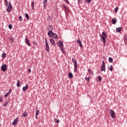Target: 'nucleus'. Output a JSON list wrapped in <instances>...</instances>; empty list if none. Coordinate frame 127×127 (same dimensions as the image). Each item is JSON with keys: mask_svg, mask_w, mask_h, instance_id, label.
Wrapping results in <instances>:
<instances>
[{"mask_svg": "<svg viewBox=\"0 0 127 127\" xmlns=\"http://www.w3.org/2000/svg\"><path fill=\"white\" fill-rule=\"evenodd\" d=\"M76 42L80 47L81 48L83 47V45L82 44V42L80 40V39L78 38L76 41Z\"/></svg>", "mask_w": 127, "mask_h": 127, "instance_id": "nucleus-11", "label": "nucleus"}, {"mask_svg": "<svg viewBox=\"0 0 127 127\" xmlns=\"http://www.w3.org/2000/svg\"><path fill=\"white\" fill-rule=\"evenodd\" d=\"M59 43L58 44V45L60 49L63 48L64 47V45L63 44V43L62 41H59Z\"/></svg>", "mask_w": 127, "mask_h": 127, "instance_id": "nucleus-7", "label": "nucleus"}, {"mask_svg": "<svg viewBox=\"0 0 127 127\" xmlns=\"http://www.w3.org/2000/svg\"><path fill=\"white\" fill-rule=\"evenodd\" d=\"M6 57V54L5 53H3L2 54V58H5Z\"/></svg>", "mask_w": 127, "mask_h": 127, "instance_id": "nucleus-28", "label": "nucleus"}, {"mask_svg": "<svg viewBox=\"0 0 127 127\" xmlns=\"http://www.w3.org/2000/svg\"><path fill=\"white\" fill-rule=\"evenodd\" d=\"M6 67H7L6 64H3L1 66V70H2L3 72H5V71L7 70V69L6 68Z\"/></svg>", "mask_w": 127, "mask_h": 127, "instance_id": "nucleus-8", "label": "nucleus"}, {"mask_svg": "<svg viewBox=\"0 0 127 127\" xmlns=\"http://www.w3.org/2000/svg\"><path fill=\"white\" fill-rule=\"evenodd\" d=\"M60 122V120H59V119L56 118L55 119V123H57V124H59Z\"/></svg>", "mask_w": 127, "mask_h": 127, "instance_id": "nucleus-24", "label": "nucleus"}, {"mask_svg": "<svg viewBox=\"0 0 127 127\" xmlns=\"http://www.w3.org/2000/svg\"><path fill=\"white\" fill-rule=\"evenodd\" d=\"M31 7H32V10L34 9V1H33L31 2Z\"/></svg>", "mask_w": 127, "mask_h": 127, "instance_id": "nucleus-18", "label": "nucleus"}, {"mask_svg": "<svg viewBox=\"0 0 127 127\" xmlns=\"http://www.w3.org/2000/svg\"><path fill=\"white\" fill-rule=\"evenodd\" d=\"M8 95H9V92H7L4 95L5 98H7V97H8Z\"/></svg>", "mask_w": 127, "mask_h": 127, "instance_id": "nucleus-39", "label": "nucleus"}, {"mask_svg": "<svg viewBox=\"0 0 127 127\" xmlns=\"http://www.w3.org/2000/svg\"><path fill=\"white\" fill-rule=\"evenodd\" d=\"M48 19H49V20H51V16H48Z\"/></svg>", "mask_w": 127, "mask_h": 127, "instance_id": "nucleus-48", "label": "nucleus"}, {"mask_svg": "<svg viewBox=\"0 0 127 127\" xmlns=\"http://www.w3.org/2000/svg\"><path fill=\"white\" fill-rule=\"evenodd\" d=\"M72 62H73V63H74V73H76L77 72V61H76V59L74 58H72Z\"/></svg>", "mask_w": 127, "mask_h": 127, "instance_id": "nucleus-3", "label": "nucleus"}, {"mask_svg": "<svg viewBox=\"0 0 127 127\" xmlns=\"http://www.w3.org/2000/svg\"><path fill=\"white\" fill-rule=\"evenodd\" d=\"M28 89V85L27 84L25 85V86H24L22 88V91L23 92H25L27 89Z\"/></svg>", "mask_w": 127, "mask_h": 127, "instance_id": "nucleus-14", "label": "nucleus"}, {"mask_svg": "<svg viewBox=\"0 0 127 127\" xmlns=\"http://www.w3.org/2000/svg\"><path fill=\"white\" fill-rule=\"evenodd\" d=\"M17 120H18V118H16L14 120V121L12 123V126H16V125H17V122H18Z\"/></svg>", "mask_w": 127, "mask_h": 127, "instance_id": "nucleus-10", "label": "nucleus"}, {"mask_svg": "<svg viewBox=\"0 0 127 127\" xmlns=\"http://www.w3.org/2000/svg\"><path fill=\"white\" fill-rule=\"evenodd\" d=\"M35 118L36 119H37V116L36 115Z\"/></svg>", "mask_w": 127, "mask_h": 127, "instance_id": "nucleus-51", "label": "nucleus"}, {"mask_svg": "<svg viewBox=\"0 0 127 127\" xmlns=\"http://www.w3.org/2000/svg\"><path fill=\"white\" fill-rule=\"evenodd\" d=\"M125 42H127V36H125L124 37Z\"/></svg>", "mask_w": 127, "mask_h": 127, "instance_id": "nucleus-34", "label": "nucleus"}, {"mask_svg": "<svg viewBox=\"0 0 127 127\" xmlns=\"http://www.w3.org/2000/svg\"><path fill=\"white\" fill-rule=\"evenodd\" d=\"M44 4V9H46L45 7H46V5H47V3H46L45 2L43 1Z\"/></svg>", "mask_w": 127, "mask_h": 127, "instance_id": "nucleus-33", "label": "nucleus"}, {"mask_svg": "<svg viewBox=\"0 0 127 127\" xmlns=\"http://www.w3.org/2000/svg\"><path fill=\"white\" fill-rule=\"evenodd\" d=\"M44 2L47 3V0H44Z\"/></svg>", "mask_w": 127, "mask_h": 127, "instance_id": "nucleus-50", "label": "nucleus"}, {"mask_svg": "<svg viewBox=\"0 0 127 127\" xmlns=\"http://www.w3.org/2000/svg\"><path fill=\"white\" fill-rule=\"evenodd\" d=\"M52 37H53V38H54L55 39H57L58 38V36L56 33H54V34H53L52 35Z\"/></svg>", "mask_w": 127, "mask_h": 127, "instance_id": "nucleus-15", "label": "nucleus"}, {"mask_svg": "<svg viewBox=\"0 0 127 127\" xmlns=\"http://www.w3.org/2000/svg\"><path fill=\"white\" fill-rule=\"evenodd\" d=\"M8 28L9 29H12V25L11 24H9L8 25Z\"/></svg>", "mask_w": 127, "mask_h": 127, "instance_id": "nucleus-40", "label": "nucleus"}, {"mask_svg": "<svg viewBox=\"0 0 127 127\" xmlns=\"http://www.w3.org/2000/svg\"><path fill=\"white\" fill-rule=\"evenodd\" d=\"M92 1V0H85V2H88V3H90Z\"/></svg>", "mask_w": 127, "mask_h": 127, "instance_id": "nucleus-43", "label": "nucleus"}, {"mask_svg": "<svg viewBox=\"0 0 127 127\" xmlns=\"http://www.w3.org/2000/svg\"><path fill=\"white\" fill-rule=\"evenodd\" d=\"M85 80L88 81V82L90 81V77H85Z\"/></svg>", "mask_w": 127, "mask_h": 127, "instance_id": "nucleus-42", "label": "nucleus"}, {"mask_svg": "<svg viewBox=\"0 0 127 127\" xmlns=\"http://www.w3.org/2000/svg\"><path fill=\"white\" fill-rule=\"evenodd\" d=\"M88 72H89L90 75H92V76L94 75V72H93V71L90 69H88Z\"/></svg>", "mask_w": 127, "mask_h": 127, "instance_id": "nucleus-17", "label": "nucleus"}, {"mask_svg": "<svg viewBox=\"0 0 127 127\" xmlns=\"http://www.w3.org/2000/svg\"><path fill=\"white\" fill-rule=\"evenodd\" d=\"M101 71L106 72V64L104 61H102V64L101 66Z\"/></svg>", "mask_w": 127, "mask_h": 127, "instance_id": "nucleus-4", "label": "nucleus"}, {"mask_svg": "<svg viewBox=\"0 0 127 127\" xmlns=\"http://www.w3.org/2000/svg\"><path fill=\"white\" fill-rule=\"evenodd\" d=\"M118 10H119V7H115L114 9V11H115V12H116V13H117V12H118Z\"/></svg>", "mask_w": 127, "mask_h": 127, "instance_id": "nucleus-30", "label": "nucleus"}, {"mask_svg": "<svg viewBox=\"0 0 127 127\" xmlns=\"http://www.w3.org/2000/svg\"><path fill=\"white\" fill-rule=\"evenodd\" d=\"M50 42L51 44L52 45H54V46H55V45H56V44H55V41H54L53 39H50Z\"/></svg>", "mask_w": 127, "mask_h": 127, "instance_id": "nucleus-13", "label": "nucleus"}, {"mask_svg": "<svg viewBox=\"0 0 127 127\" xmlns=\"http://www.w3.org/2000/svg\"><path fill=\"white\" fill-rule=\"evenodd\" d=\"M29 73H31V69L30 68H29L28 70Z\"/></svg>", "mask_w": 127, "mask_h": 127, "instance_id": "nucleus-47", "label": "nucleus"}, {"mask_svg": "<svg viewBox=\"0 0 127 127\" xmlns=\"http://www.w3.org/2000/svg\"><path fill=\"white\" fill-rule=\"evenodd\" d=\"M62 7L64 10H67V7L64 4H63Z\"/></svg>", "mask_w": 127, "mask_h": 127, "instance_id": "nucleus-20", "label": "nucleus"}, {"mask_svg": "<svg viewBox=\"0 0 127 127\" xmlns=\"http://www.w3.org/2000/svg\"><path fill=\"white\" fill-rule=\"evenodd\" d=\"M112 21V23H113V24H115L116 23H117V19H113L111 20Z\"/></svg>", "mask_w": 127, "mask_h": 127, "instance_id": "nucleus-19", "label": "nucleus"}, {"mask_svg": "<svg viewBox=\"0 0 127 127\" xmlns=\"http://www.w3.org/2000/svg\"><path fill=\"white\" fill-rule=\"evenodd\" d=\"M110 114L112 119H115L116 118V113H115V111H114L113 110H110Z\"/></svg>", "mask_w": 127, "mask_h": 127, "instance_id": "nucleus-5", "label": "nucleus"}, {"mask_svg": "<svg viewBox=\"0 0 127 127\" xmlns=\"http://www.w3.org/2000/svg\"><path fill=\"white\" fill-rule=\"evenodd\" d=\"M122 31V27H118L116 28V32H121Z\"/></svg>", "mask_w": 127, "mask_h": 127, "instance_id": "nucleus-16", "label": "nucleus"}, {"mask_svg": "<svg viewBox=\"0 0 127 127\" xmlns=\"http://www.w3.org/2000/svg\"><path fill=\"white\" fill-rule=\"evenodd\" d=\"M97 78L98 79V81L99 82H101V81H102V76H98Z\"/></svg>", "mask_w": 127, "mask_h": 127, "instance_id": "nucleus-31", "label": "nucleus"}, {"mask_svg": "<svg viewBox=\"0 0 127 127\" xmlns=\"http://www.w3.org/2000/svg\"><path fill=\"white\" fill-rule=\"evenodd\" d=\"M61 51L63 52V54L66 55V52L64 50V48H62V49H60Z\"/></svg>", "mask_w": 127, "mask_h": 127, "instance_id": "nucleus-27", "label": "nucleus"}, {"mask_svg": "<svg viewBox=\"0 0 127 127\" xmlns=\"http://www.w3.org/2000/svg\"><path fill=\"white\" fill-rule=\"evenodd\" d=\"M54 33H53L52 30H48V35L49 36V37H52V35H53Z\"/></svg>", "mask_w": 127, "mask_h": 127, "instance_id": "nucleus-9", "label": "nucleus"}, {"mask_svg": "<svg viewBox=\"0 0 127 127\" xmlns=\"http://www.w3.org/2000/svg\"><path fill=\"white\" fill-rule=\"evenodd\" d=\"M3 100L2 99V97H0V103H2Z\"/></svg>", "mask_w": 127, "mask_h": 127, "instance_id": "nucleus-46", "label": "nucleus"}, {"mask_svg": "<svg viewBox=\"0 0 127 127\" xmlns=\"http://www.w3.org/2000/svg\"><path fill=\"white\" fill-rule=\"evenodd\" d=\"M109 62L110 63H112V62H113V58H112L111 57L109 58Z\"/></svg>", "mask_w": 127, "mask_h": 127, "instance_id": "nucleus-35", "label": "nucleus"}, {"mask_svg": "<svg viewBox=\"0 0 127 127\" xmlns=\"http://www.w3.org/2000/svg\"><path fill=\"white\" fill-rule=\"evenodd\" d=\"M4 2L5 4V7H6V11L7 12H11L12 10V5L10 2H8L7 0H4Z\"/></svg>", "mask_w": 127, "mask_h": 127, "instance_id": "nucleus-1", "label": "nucleus"}, {"mask_svg": "<svg viewBox=\"0 0 127 127\" xmlns=\"http://www.w3.org/2000/svg\"><path fill=\"white\" fill-rule=\"evenodd\" d=\"M23 117H27V112L25 111L23 114Z\"/></svg>", "mask_w": 127, "mask_h": 127, "instance_id": "nucleus-29", "label": "nucleus"}, {"mask_svg": "<svg viewBox=\"0 0 127 127\" xmlns=\"http://www.w3.org/2000/svg\"><path fill=\"white\" fill-rule=\"evenodd\" d=\"M33 44H34V45H37V43L36 41H34L33 42Z\"/></svg>", "mask_w": 127, "mask_h": 127, "instance_id": "nucleus-44", "label": "nucleus"}, {"mask_svg": "<svg viewBox=\"0 0 127 127\" xmlns=\"http://www.w3.org/2000/svg\"><path fill=\"white\" fill-rule=\"evenodd\" d=\"M19 21H22V20H23V19H22V17L21 16H19Z\"/></svg>", "mask_w": 127, "mask_h": 127, "instance_id": "nucleus-38", "label": "nucleus"}, {"mask_svg": "<svg viewBox=\"0 0 127 127\" xmlns=\"http://www.w3.org/2000/svg\"><path fill=\"white\" fill-rule=\"evenodd\" d=\"M45 41L46 50L48 52H49V51H50V48H49V45H48V43L47 42V39L46 38Z\"/></svg>", "mask_w": 127, "mask_h": 127, "instance_id": "nucleus-6", "label": "nucleus"}, {"mask_svg": "<svg viewBox=\"0 0 127 127\" xmlns=\"http://www.w3.org/2000/svg\"><path fill=\"white\" fill-rule=\"evenodd\" d=\"M65 1V3L67 4H70V2H69V0H64Z\"/></svg>", "mask_w": 127, "mask_h": 127, "instance_id": "nucleus-37", "label": "nucleus"}, {"mask_svg": "<svg viewBox=\"0 0 127 127\" xmlns=\"http://www.w3.org/2000/svg\"><path fill=\"white\" fill-rule=\"evenodd\" d=\"M78 1V4H80L82 2V1L81 0H77Z\"/></svg>", "mask_w": 127, "mask_h": 127, "instance_id": "nucleus-45", "label": "nucleus"}, {"mask_svg": "<svg viewBox=\"0 0 127 127\" xmlns=\"http://www.w3.org/2000/svg\"><path fill=\"white\" fill-rule=\"evenodd\" d=\"M9 39L10 41H11V42L12 43H13V41H14V40H13V38H12V37H10L9 38Z\"/></svg>", "mask_w": 127, "mask_h": 127, "instance_id": "nucleus-26", "label": "nucleus"}, {"mask_svg": "<svg viewBox=\"0 0 127 127\" xmlns=\"http://www.w3.org/2000/svg\"><path fill=\"white\" fill-rule=\"evenodd\" d=\"M48 30H49V29H50V30H53V27H52V26H51V25H49L48 27Z\"/></svg>", "mask_w": 127, "mask_h": 127, "instance_id": "nucleus-25", "label": "nucleus"}, {"mask_svg": "<svg viewBox=\"0 0 127 127\" xmlns=\"http://www.w3.org/2000/svg\"><path fill=\"white\" fill-rule=\"evenodd\" d=\"M25 43L29 47L31 46V44H30V42L29 41V40H28V39L26 38L25 39Z\"/></svg>", "mask_w": 127, "mask_h": 127, "instance_id": "nucleus-12", "label": "nucleus"}, {"mask_svg": "<svg viewBox=\"0 0 127 127\" xmlns=\"http://www.w3.org/2000/svg\"><path fill=\"white\" fill-rule=\"evenodd\" d=\"M99 36L101 38L100 40L101 41L102 40L103 42L104 46H106V38H107V34H106V33H105L104 32H103L102 35L100 34Z\"/></svg>", "mask_w": 127, "mask_h": 127, "instance_id": "nucleus-2", "label": "nucleus"}, {"mask_svg": "<svg viewBox=\"0 0 127 127\" xmlns=\"http://www.w3.org/2000/svg\"><path fill=\"white\" fill-rule=\"evenodd\" d=\"M10 92H11V88H10L9 89V91H8V93H9V94L10 93Z\"/></svg>", "mask_w": 127, "mask_h": 127, "instance_id": "nucleus-49", "label": "nucleus"}, {"mask_svg": "<svg viewBox=\"0 0 127 127\" xmlns=\"http://www.w3.org/2000/svg\"><path fill=\"white\" fill-rule=\"evenodd\" d=\"M68 77L70 78V79H72V78H73V74H72V72H69L68 73Z\"/></svg>", "mask_w": 127, "mask_h": 127, "instance_id": "nucleus-22", "label": "nucleus"}, {"mask_svg": "<svg viewBox=\"0 0 127 127\" xmlns=\"http://www.w3.org/2000/svg\"><path fill=\"white\" fill-rule=\"evenodd\" d=\"M114 69V67H113L112 65H111L110 68H109V70L111 71V72L113 71V69Z\"/></svg>", "mask_w": 127, "mask_h": 127, "instance_id": "nucleus-36", "label": "nucleus"}, {"mask_svg": "<svg viewBox=\"0 0 127 127\" xmlns=\"http://www.w3.org/2000/svg\"><path fill=\"white\" fill-rule=\"evenodd\" d=\"M16 86L17 87H20L21 85H20V81L19 80H17V82L16 84Z\"/></svg>", "mask_w": 127, "mask_h": 127, "instance_id": "nucleus-23", "label": "nucleus"}, {"mask_svg": "<svg viewBox=\"0 0 127 127\" xmlns=\"http://www.w3.org/2000/svg\"><path fill=\"white\" fill-rule=\"evenodd\" d=\"M36 116H38L39 115V110H36V113H35Z\"/></svg>", "mask_w": 127, "mask_h": 127, "instance_id": "nucleus-32", "label": "nucleus"}, {"mask_svg": "<svg viewBox=\"0 0 127 127\" xmlns=\"http://www.w3.org/2000/svg\"><path fill=\"white\" fill-rule=\"evenodd\" d=\"M7 104H8V102L6 101L5 103H4L3 107H6V106H7Z\"/></svg>", "mask_w": 127, "mask_h": 127, "instance_id": "nucleus-41", "label": "nucleus"}, {"mask_svg": "<svg viewBox=\"0 0 127 127\" xmlns=\"http://www.w3.org/2000/svg\"><path fill=\"white\" fill-rule=\"evenodd\" d=\"M25 17H26V19H27L28 20H29V15H28V14L25 13Z\"/></svg>", "mask_w": 127, "mask_h": 127, "instance_id": "nucleus-21", "label": "nucleus"}]
</instances>
